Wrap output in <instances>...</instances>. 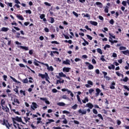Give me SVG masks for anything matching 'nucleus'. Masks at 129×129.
I'll list each match as a JSON object with an SVG mask.
<instances>
[{
    "label": "nucleus",
    "mask_w": 129,
    "mask_h": 129,
    "mask_svg": "<svg viewBox=\"0 0 129 129\" xmlns=\"http://www.w3.org/2000/svg\"><path fill=\"white\" fill-rule=\"evenodd\" d=\"M54 54H57V55H59V52L57 51H51V53L50 54V55L51 57H54Z\"/></svg>",
    "instance_id": "nucleus-11"
},
{
    "label": "nucleus",
    "mask_w": 129,
    "mask_h": 129,
    "mask_svg": "<svg viewBox=\"0 0 129 129\" xmlns=\"http://www.w3.org/2000/svg\"><path fill=\"white\" fill-rule=\"evenodd\" d=\"M25 12L26 14H29V15H31V14H32V11H31V10H26Z\"/></svg>",
    "instance_id": "nucleus-60"
},
{
    "label": "nucleus",
    "mask_w": 129,
    "mask_h": 129,
    "mask_svg": "<svg viewBox=\"0 0 129 129\" xmlns=\"http://www.w3.org/2000/svg\"><path fill=\"white\" fill-rule=\"evenodd\" d=\"M20 48L23 49V50H25V51H28L29 50V47H28L27 46H20Z\"/></svg>",
    "instance_id": "nucleus-27"
},
{
    "label": "nucleus",
    "mask_w": 129,
    "mask_h": 129,
    "mask_svg": "<svg viewBox=\"0 0 129 129\" xmlns=\"http://www.w3.org/2000/svg\"><path fill=\"white\" fill-rule=\"evenodd\" d=\"M109 42H110V43H111V45H112V44H114V43H117V42H118L117 40H109Z\"/></svg>",
    "instance_id": "nucleus-41"
},
{
    "label": "nucleus",
    "mask_w": 129,
    "mask_h": 129,
    "mask_svg": "<svg viewBox=\"0 0 129 129\" xmlns=\"http://www.w3.org/2000/svg\"><path fill=\"white\" fill-rule=\"evenodd\" d=\"M14 102L15 103H18V104H20V101H19V99H18L17 98H14Z\"/></svg>",
    "instance_id": "nucleus-45"
},
{
    "label": "nucleus",
    "mask_w": 129,
    "mask_h": 129,
    "mask_svg": "<svg viewBox=\"0 0 129 129\" xmlns=\"http://www.w3.org/2000/svg\"><path fill=\"white\" fill-rule=\"evenodd\" d=\"M82 16H84V18H90V15H89V14H88L87 13L86 14V15H85V13H83L82 14Z\"/></svg>",
    "instance_id": "nucleus-33"
},
{
    "label": "nucleus",
    "mask_w": 129,
    "mask_h": 129,
    "mask_svg": "<svg viewBox=\"0 0 129 129\" xmlns=\"http://www.w3.org/2000/svg\"><path fill=\"white\" fill-rule=\"evenodd\" d=\"M73 14L74 15V16H75L76 18H78V17L80 16V14H77V13H76L75 11H73Z\"/></svg>",
    "instance_id": "nucleus-38"
},
{
    "label": "nucleus",
    "mask_w": 129,
    "mask_h": 129,
    "mask_svg": "<svg viewBox=\"0 0 129 129\" xmlns=\"http://www.w3.org/2000/svg\"><path fill=\"white\" fill-rule=\"evenodd\" d=\"M51 44H56V45H59V42H58L57 41H52L51 42Z\"/></svg>",
    "instance_id": "nucleus-55"
},
{
    "label": "nucleus",
    "mask_w": 129,
    "mask_h": 129,
    "mask_svg": "<svg viewBox=\"0 0 129 129\" xmlns=\"http://www.w3.org/2000/svg\"><path fill=\"white\" fill-rule=\"evenodd\" d=\"M92 62L93 64H96V60L94 58H93L92 59Z\"/></svg>",
    "instance_id": "nucleus-64"
},
{
    "label": "nucleus",
    "mask_w": 129,
    "mask_h": 129,
    "mask_svg": "<svg viewBox=\"0 0 129 129\" xmlns=\"http://www.w3.org/2000/svg\"><path fill=\"white\" fill-rule=\"evenodd\" d=\"M14 3L15 4H16L13 6V8L14 9L15 7L17 8V9H20L21 6L19 5H21L22 7H23L24 8H26V4L25 3L21 4V2L19 0H15Z\"/></svg>",
    "instance_id": "nucleus-2"
},
{
    "label": "nucleus",
    "mask_w": 129,
    "mask_h": 129,
    "mask_svg": "<svg viewBox=\"0 0 129 129\" xmlns=\"http://www.w3.org/2000/svg\"><path fill=\"white\" fill-rule=\"evenodd\" d=\"M100 60L102 61V62H106V60L104 58V55L101 56Z\"/></svg>",
    "instance_id": "nucleus-37"
},
{
    "label": "nucleus",
    "mask_w": 129,
    "mask_h": 129,
    "mask_svg": "<svg viewBox=\"0 0 129 129\" xmlns=\"http://www.w3.org/2000/svg\"><path fill=\"white\" fill-rule=\"evenodd\" d=\"M49 121L48 122H46L45 123V126H47L48 124H49V123H51V122H54L55 121V120H54L53 119H48V120Z\"/></svg>",
    "instance_id": "nucleus-15"
},
{
    "label": "nucleus",
    "mask_w": 129,
    "mask_h": 129,
    "mask_svg": "<svg viewBox=\"0 0 129 129\" xmlns=\"http://www.w3.org/2000/svg\"><path fill=\"white\" fill-rule=\"evenodd\" d=\"M96 92L95 93V96H96V97H97V96H99V94L100 93V92H101V90H100V89L99 88H97L96 89Z\"/></svg>",
    "instance_id": "nucleus-8"
},
{
    "label": "nucleus",
    "mask_w": 129,
    "mask_h": 129,
    "mask_svg": "<svg viewBox=\"0 0 129 129\" xmlns=\"http://www.w3.org/2000/svg\"><path fill=\"white\" fill-rule=\"evenodd\" d=\"M83 103H86L87 102H88L89 101V99H88V97H85L84 100H82Z\"/></svg>",
    "instance_id": "nucleus-22"
},
{
    "label": "nucleus",
    "mask_w": 129,
    "mask_h": 129,
    "mask_svg": "<svg viewBox=\"0 0 129 129\" xmlns=\"http://www.w3.org/2000/svg\"><path fill=\"white\" fill-rule=\"evenodd\" d=\"M115 82H112L110 85V89H112V90L115 89Z\"/></svg>",
    "instance_id": "nucleus-9"
},
{
    "label": "nucleus",
    "mask_w": 129,
    "mask_h": 129,
    "mask_svg": "<svg viewBox=\"0 0 129 129\" xmlns=\"http://www.w3.org/2000/svg\"><path fill=\"white\" fill-rule=\"evenodd\" d=\"M106 48H110V46L109 44H106L105 46L104 47V50H106Z\"/></svg>",
    "instance_id": "nucleus-54"
},
{
    "label": "nucleus",
    "mask_w": 129,
    "mask_h": 129,
    "mask_svg": "<svg viewBox=\"0 0 129 129\" xmlns=\"http://www.w3.org/2000/svg\"><path fill=\"white\" fill-rule=\"evenodd\" d=\"M16 17H17V18H18V19H19V20H21V21H24V20H25V18H24L23 16H22L20 14L19 15L17 14Z\"/></svg>",
    "instance_id": "nucleus-12"
},
{
    "label": "nucleus",
    "mask_w": 129,
    "mask_h": 129,
    "mask_svg": "<svg viewBox=\"0 0 129 129\" xmlns=\"http://www.w3.org/2000/svg\"><path fill=\"white\" fill-rule=\"evenodd\" d=\"M50 21H49V23H50V24H53L54 23H55V19H54V18L53 17H50Z\"/></svg>",
    "instance_id": "nucleus-31"
},
{
    "label": "nucleus",
    "mask_w": 129,
    "mask_h": 129,
    "mask_svg": "<svg viewBox=\"0 0 129 129\" xmlns=\"http://www.w3.org/2000/svg\"><path fill=\"white\" fill-rule=\"evenodd\" d=\"M97 52L100 54V55H102L103 54L102 50L100 48H97Z\"/></svg>",
    "instance_id": "nucleus-40"
},
{
    "label": "nucleus",
    "mask_w": 129,
    "mask_h": 129,
    "mask_svg": "<svg viewBox=\"0 0 129 129\" xmlns=\"http://www.w3.org/2000/svg\"><path fill=\"white\" fill-rule=\"evenodd\" d=\"M108 9H109V7L108 6H106L105 9H104V12L105 13H108Z\"/></svg>",
    "instance_id": "nucleus-49"
},
{
    "label": "nucleus",
    "mask_w": 129,
    "mask_h": 129,
    "mask_svg": "<svg viewBox=\"0 0 129 129\" xmlns=\"http://www.w3.org/2000/svg\"><path fill=\"white\" fill-rule=\"evenodd\" d=\"M102 74L104 75V78L106 77V75H107V73L106 72H102Z\"/></svg>",
    "instance_id": "nucleus-63"
},
{
    "label": "nucleus",
    "mask_w": 129,
    "mask_h": 129,
    "mask_svg": "<svg viewBox=\"0 0 129 129\" xmlns=\"http://www.w3.org/2000/svg\"><path fill=\"white\" fill-rule=\"evenodd\" d=\"M62 113H63L64 114H70V112L67 111V110H63L62 111Z\"/></svg>",
    "instance_id": "nucleus-51"
},
{
    "label": "nucleus",
    "mask_w": 129,
    "mask_h": 129,
    "mask_svg": "<svg viewBox=\"0 0 129 129\" xmlns=\"http://www.w3.org/2000/svg\"><path fill=\"white\" fill-rule=\"evenodd\" d=\"M85 64L87 65H89L88 67L89 70H92V69H94V67L93 66V65L90 64V63L88 62H86Z\"/></svg>",
    "instance_id": "nucleus-6"
},
{
    "label": "nucleus",
    "mask_w": 129,
    "mask_h": 129,
    "mask_svg": "<svg viewBox=\"0 0 129 129\" xmlns=\"http://www.w3.org/2000/svg\"><path fill=\"white\" fill-rule=\"evenodd\" d=\"M13 120H16V121H18V122H22L23 124H26V123L23 122V120H22V117H19L17 116L15 118H12Z\"/></svg>",
    "instance_id": "nucleus-4"
},
{
    "label": "nucleus",
    "mask_w": 129,
    "mask_h": 129,
    "mask_svg": "<svg viewBox=\"0 0 129 129\" xmlns=\"http://www.w3.org/2000/svg\"><path fill=\"white\" fill-rule=\"evenodd\" d=\"M62 63L63 64H65L66 65H70V61L68 59H67L66 61H63Z\"/></svg>",
    "instance_id": "nucleus-17"
},
{
    "label": "nucleus",
    "mask_w": 129,
    "mask_h": 129,
    "mask_svg": "<svg viewBox=\"0 0 129 129\" xmlns=\"http://www.w3.org/2000/svg\"><path fill=\"white\" fill-rule=\"evenodd\" d=\"M108 68L109 70H111V69L114 70L115 69V66L114 64H111L110 66L108 67Z\"/></svg>",
    "instance_id": "nucleus-24"
},
{
    "label": "nucleus",
    "mask_w": 129,
    "mask_h": 129,
    "mask_svg": "<svg viewBox=\"0 0 129 129\" xmlns=\"http://www.w3.org/2000/svg\"><path fill=\"white\" fill-rule=\"evenodd\" d=\"M94 92V89L93 88H91L89 90V93L90 94H92V93Z\"/></svg>",
    "instance_id": "nucleus-46"
},
{
    "label": "nucleus",
    "mask_w": 129,
    "mask_h": 129,
    "mask_svg": "<svg viewBox=\"0 0 129 129\" xmlns=\"http://www.w3.org/2000/svg\"><path fill=\"white\" fill-rule=\"evenodd\" d=\"M85 29H86L87 30H88V31H90V32H91L92 30L91 28H90L88 25H86L85 27Z\"/></svg>",
    "instance_id": "nucleus-57"
},
{
    "label": "nucleus",
    "mask_w": 129,
    "mask_h": 129,
    "mask_svg": "<svg viewBox=\"0 0 129 129\" xmlns=\"http://www.w3.org/2000/svg\"><path fill=\"white\" fill-rule=\"evenodd\" d=\"M26 67H27V69H28L29 70H30V71H31L32 72V73H34V74H35V73H36V72H35L34 70H32V69H31V68H30L28 66H26Z\"/></svg>",
    "instance_id": "nucleus-53"
},
{
    "label": "nucleus",
    "mask_w": 129,
    "mask_h": 129,
    "mask_svg": "<svg viewBox=\"0 0 129 129\" xmlns=\"http://www.w3.org/2000/svg\"><path fill=\"white\" fill-rule=\"evenodd\" d=\"M90 24L93 25V26H97V25H98V23L97 22L92 21H90Z\"/></svg>",
    "instance_id": "nucleus-23"
},
{
    "label": "nucleus",
    "mask_w": 129,
    "mask_h": 129,
    "mask_svg": "<svg viewBox=\"0 0 129 129\" xmlns=\"http://www.w3.org/2000/svg\"><path fill=\"white\" fill-rule=\"evenodd\" d=\"M95 5H96V6H98V7L100 8V9H102V7H103L102 3L100 2H96Z\"/></svg>",
    "instance_id": "nucleus-16"
},
{
    "label": "nucleus",
    "mask_w": 129,
    "mask_h": 129,
    "mask_svg": "<svg viewBox=\"0 0 129 129\" xmlns=\"http://www.w3.org/2000/svg\"><path fill=\"white\" fill-rule=\"evenodd\" d=\"M5 109L6 112H10V108H9V107H8V106H6L4 107V109Z\"/></svg>",
    "instance_id": "nucleus-43"
},
{
    "label": "nucleus",
    "mask_w": 129,
    "mask_h": 129,
    "mask_svg": "<svg viewBox=\"0 0 129 129\" xmlns=\"http://www.w3.org/2000/svg\"><path fill=\"white\" fill-rule=\"evenodd\" d=\"M119 49L120 51H121L122 50H126V47L124 46H120Z\"/></svg>",
    "instance_id": "nucleus-50"
},
{
    "label": "nucleus",
    "mask_w": 129,
    "mask_h": 129,
    "mask_svg": "<svg viewBox=\"0 0 129 129\" xmlns=\"http://www.w3.org/2000/svg\"><path fill=\"white\" fill-rule=\"evenodd\" d=\"M24 121H25V122H28V121H29V120H31V118L26 116V117H23Z\"/></svg>",
    "instance_id": "nucleus-25"
},
{
    "label": "nucleus",
    "mask_w": 129,
    "mask_h": 129,
    "mask_svg": "<svg viewBox=\"0 0 129 129\" xmlns=\"http://www.w3.org/2000/svg\"><path fill=\"white\" fill-rule=\"evenodd\" d=\"M77 98L78 99V101H79V102H80V104H82V102H81V99H80V96H79V95H77Z\"/></svg>",
    "instance_id": "nucleus-35"
},
{
    "label": "nucleus",
    "mask_w": 129,
    "mask_h": 129,
    "mask_svg": "<svg viewBox=\"0 0 129 129\" xmlns=\"http://www.w3.org/2000/svg\"><path fill=\"white\" fill-rule=\"evenodd\" d=\"M87 83L89 84V85H93V82H92L91 81H88Z\"/></svg>",
    "instance_id": "nucleus-56"
},
{
    "label": "nucleus",
    "mask_w": 129,
    "mask_h": 129,
    "mask_svg": "<svg viewBox=\"0 0 129 129\" xmlns=\"http://www.w3.org/2000/svg\"><path fill=\"white\" fill-rule=\"evenodd\" d=\"M10 78H11V79H12V80H13V81H14V82H16V83H18V81H17V80L16 79H15L14 77H12V76H10Z\"/></svg>",
    "instance_id": "nucleus-52"
},
{
    "label": "nucleus",
    "mask_w": 129,
    "mask_h": 129,
    "mask_svg": "<svg viewBox=\"0 0 129 129\" xmlns=\"http://www.w3.org/2000/svg\"><path fill=\"white\" fill-rule=\"evenodd\" d=\"M40 18L41 20H43V19L45 18V14H41L40 16Z\"/></svg>",
    "instance_id": "nucleus-61"
},
{
    "label": "nucleus",
    "mask_w": 129,
    "mask_h": 129,
    "mask_svg": "<svg viewBox=\"0 0 129 129\" xmlns=\"http://www.w3.org/2000/svg\"><path fill=\"white\" fill-rule=\"evenodd\" d=\"M57 104L59 106H65V103L63 102H58Z\"/></svg>",
    "instance_id": "nucleus-36"
},
{
    "label": "nucleus",
    "mask_w": 129,
    "mask_h": 129,
    "mask_svg": "<svg viewBox=\"0 0 129 129\" xmlns=\"http://www.w3.org/2000/svg\"><path fill=\"white\" fill-rule=\"evenodd\" d=\"M38 76H39V77H41L42 79H44L47 76V74H39Z\"/></svg>",
    "instance_id": "nucleus-21"
},
{
    "label": "nucleus",
    "mask_w": 129,
    "mask_h": 129,
    "mask_svg": "<svg viewBox=\"0 0 129 129\" xmlns=\"http://www.w3.org/2000/svg\"><path fill=\"white\" fill-rule=\"evenodd\" d=\"M14 91H15V92H16L18 95L20 94L19 93V89H18V87H16V88L14 89Z\"/></svg>",
    "instance_id": "nucleus-42"
},
{
    "label": "nucleus",
    "mask_w": 129,
    "mask_h": 129,
    "mask_svg": "<svg viewBox=\"0 0 129 129\" xmlns=\"http://www.w3.org/2000/svg\"><path fill=\"white\" fill-rule=\"evenodd\" d=\"M86 36L88 38V39L89 40H90V41H91L92 40V39H93V38L92 36H90V35H89L88 34H87Z\"/></svg>",
    "instance_id": "nucleus-47"
},
{
    "label": "nucleus",
    "mask_w": 129,
    "mask_h": 129,
    "mask_svg": "<svg viewBox=\"0 0 129 129\" xmlns=\"http://www.w3.org/2000/svg\"><path fill=\"white\" fill-rule=\"evenodd\" d=\"M62 98L63 99H69V98L67 97V96L66 95H64L62 96Z\"/></svg>",
    "instance_id": "nucleus-58"
},
{
    "label": "nucleus",
    "mask_w": 129,
    "mask_h": 129,
    "mask_svg": "<svg viewBox=\"0 0 129 129\" xmlns=\"http://www.w3.org/2000/svg\"><path fill=\"white\" fill-rule=\"evenodd\" d=\"M78 112L79 113H81L82 114H86V110H83L82 111V110H81V109H80L79 110H78Z\"/></svg>",
    "instance_id": "nucleus-18"
},
{
    "label": "nucleus",
    "mask_w": 129,
    "mask_h": 129,
    "mask_svg": "<svg viewBox=\"0 0 129 129\" xmlns=\"http://www.w3.org/2000/svg\"><path fill=\"white\" fill-rule=\"evenodd\" d=\"M9 30H10V29L7 27H3L2 28V32H8Z\"/></svg>",
    "instance_id": "nucleus-34"
},
{
    "label": "nucleus",
    "mask_w": 129,
    "mask_h": 129,
    "mask_svg": "<svg viewBox=\"0 0 129 129\" xmlns=\"http://www.w3.org/2000/svg\"><path fill=\"white\" fill-rule=\"evenodd\" d=\"M5 104H6V101L4 99H2V100H1V105L2 106L3 109H4V107H5V106H4V105H5Z\"/></svg>",
    "instance_id": "nucleus-19"
},
{
    "label": "nucleus",
    "mask_w": 129,
    "mask_h": 129,
    "mask_svg": "<svg viewBox=\"0 0 129 129\" xmlns=\"http://www.w3.org/2000/svg\"><path fill=\"white\" fill-rule=\"evenodd\" d=\"M121 52L124 55H126V56H127V55L129 54V50H125V51H122Z\"/></svg>",
    "instance_id": "nucleus-26"
},
{
    "label": "nucleus",
    "mask_w": 129,
    "mask_h": 129,
    "mask_svg": "<svg viewBox=\"0 0 129 129\" xmlns=\"http://www.w3.org/2000/svg\"><path fill=\"white\" fill-rule=\"evenodd\" d=\"M123 88H124V89H126V90H127V91H129V88L127 87V86L123 85Z\"/></svg>",
    "instance_id": "nucleus-59"
},
{
    "label": "nucleus",
    "mask_w": 129,
    "mask_h": 129,
    "mask_svg": "<svg viewBox=\"0 0 129 129\" xmlns=\"http://www.w3.org/2000/svg\"><path fill=\"white\" fill-rule=\"evenodd\" d=\"M109 23L111 25H113L114 24V21L113 19H111L109 21Z\"/></svg>",
    "instance_id": "nucleus-62"
},
{
    "label": "nucleus",
    "mask_w": 129,
    "mask_h": 129,
    "mask_svg": "<svg viewBox=\"0 0 129 129\" xmlns=\"http://www.w3.org/2000/svg\"><path fill=\"white\" fill-rule=\"evenodd\" d=\"M32 105L31 106V108H32L33 110H35V109L37 108L38 106H38V104L36 103V102H32Z\"/></svg>",
    "instance_id": "nucleus-5"
},
{
    "label": "nucleus",
    "mask_w": 129,
    "mask_h": 129,
    "mask_svg": "<svg viewBox=\"0 0 129 129\" xmlns=\"http://www.w3.org/2000/svg\"><path fill=\"white\" fill-rule=\"evenodd\" d=\"M87 107L90 108V109H92L93 108L94 106L93 104H92L91 103H88L86 104Z\"/></svg>",
    "instance_id": "nucleus-14"
},
{
    "label": "nucleus",
    "mask_w": 129,
    "mask_h": 129,
    "mask_svg": "<svg viewBox=\"0 0 129 129\" xmlns=\"http://www.w3.org/2000/svg\"><path fill=\"white\" fill-rule=\"evenodd\" d=\"M45 74H46V77L45 78L46 81H47L48 83H51V82H50V81H49V79H50V77H49V75L47 73H45Z\"/></svg>",
    "instance_id": "nucleus-20"
},
{
    "label": "nucleus",
    "mask_w": 129,
    "mask_h": 129,
    "mask_svg": "<svg viewBox=\"0 0 129 129\" xmlns=\"http://www.w3.org/2000/svg\"><path fill=\"white\" fill-rule=\"evenodd\" d=\"M5 4H6V5H7L8 7H10V8L13 7V3H12L5 2Z\"/></svg>",
    "instance_id": "nucleus-30"
},
{
    "label": "nucleus",
    "mask_w": 129,
    "mask_h": 129,
    "mask_svg": "<svg viewBox=\"0 0 129 129\" xmlns=\"http://www.w3.org/2000/svg\"><path fill=\"white\" fill-rule=\"evenodd\" d=\"M60 77H66V75L64 74L63 72H60L58 73V76H56L57 79H61Z\"/></svg>",
    "instance_id": "nucleus-7"
},
{
    "label": "nucleus",
    "mask_w": 129,
    "mask_h": 129,
    "mask_svg": "<svg viewBox=\"0 0 129 129\" xmlns=\"http://www.w3.org/2000/svg\"><path fill=\"white\" fill-rule=\"evenodd\" d=\"M128 81V78L127 77H125L124 79H121V81H123V82H127Z\"/></svg>",
    "instance_id": "nucleus-29"
},
{
    "label": "nucleus",
    "mask_w": 129,
    "mask_h": 129,
    "mask_svg": "<svg viewBox=\"0 0 129 129\" xmlns=\"http://www.w3.org/2000/svg\"><path fill=\"white\" fill-rule=\"evenodd\" d=\"M35 61H36V62H38V63H39V64H42V65H45V66H46L47 69V70H48V71H54V68H53V67H49V64H48V63H44V62H42L36 59Z\"/></svg>",
    "instance_id": "nucleus-3"
},
{
    "label": "nucleus",
    "mask_w": 129,
    "mask_h": 129,
    "mask_svg": "<svg viewBox=\"0 0 129 129\" xmlns=\"http://www.w3.org/2000/svg\"><path fill=\"white\" fill-rule=\"evenodd\" d=\"M16 38H17L18 39L20 38H22V39H25V37H22L21 36V33L20 32H16Z\"/></svg>",
    "instance_id": "nucleus-13"
},
{
    "label": "nucleus",
    "mask_w": 129,
    "mask_h": 129,
    "mask_svg": "<svg viewBox=\"0 0 129 129\" xmlns=\"http://www.w3.org/2000/svg\"><path fill=\"white\" fill-rule=\"evenodd\" d=\"M71 69V68L64 67L62 69V71H63V72H67V73H68V72H69L70 71Z\"/></svg>",
    "instance_id": "nucleus-10"
},
{
    "label": "nucleus",
    "mask_w": 129,
    "mask_h": 129,
    "mask_svg": "<svg viewBox=\"0 0 129 129\" xmlns=\"http://www.w3.org/2000/svg\"><path fill=\"white\" fill-rule=\"evenodd\" d=\"M35 60H37L36 59H34V61L33 62V63L34 64V65L35 66H37L38 67H41V66H40V64H39V63H38V61H36Z\"/></svg>",
    "instance_id": "nucleus-32"
},
{
    "label": "nucleus",
    "mask_w": 129,
    "mask_h": 129,
    "mask_svg": "<svg viewBox=\"0 0 129 129\" xmlns=\"http://www.w3.org/2000/svg\"><path fill=\"white\" fill-rule=\"evenodd\" d=\"M93 113H94V114H97V115H93V117L94 118H96V117H99V119H101L102 120H103V117L102 116V115L100 113H98V111H97V110L96 109H93Z\"/></svg>",
    "instance_id": "nucleus-1"
},
{
    "label": "nucleus",
    "mask_w": 129,
    "mask_h": 129,
    "mask_svg": "<svg viewBox=\"0 0 129 129\" xmlns=\"http://www.w3.org/2000/svg\"><path fill=\"white\" fill-rule=\"evenodd\" d=\"M22 82L23 83L27 84V83H28V82H29V80H28V78H26L22 80Z\"/></svg>",
    "instance_id": "nucleus-44"
},
{
    "label": "nucleus",
    "mask_w": 129,
    "mask_h": 129,
    "mask_svg": "<svg viewBox=\"0 0 129 129\" xmlns=\"http://www.w3.org/2000/svg\"><path fill=\"white\" fill-rule=\"evenodd\" d=\"M20 93L21 94H23L24 96H26V91H23V90H21L20 91Z\"/></svg>",
    "instance_id": "nucleus-39"
},
{
    "label": "nucleus",
    "mask_w": 129,
    "mask_h": 129,
    "mask_svg": "<svg viewBox=\"0 0 129 129\" xmlns=\"http://www.w3.org/2000/svg\"><path fill=\"white\" fill-rule=\"evenodd\" d=\"M11 111H14L15 114H17V115H21V113H20L19 111H17L15 109L11 110Z\"/></svg>",
    "instance_id": "nucleus-28"
},
{
    "label": "nucleus",
    "mask_w": 129,
    "mask_h": 129,
    "mask_svg": "<svg viewBox=\"0 0 129 129\" xmlns=\"http://www.w3.org/2000/svg\"><path fill=\"white\" fill-rule=\"evenodd\" d=\"M78 107V105H77V104H75L74 106H73L72 107V108L73 109H74V110H75V109H77V107Z\"/></svg>",
    "instance_id": "nucleus-48"
}]
</instances>
